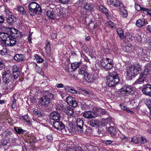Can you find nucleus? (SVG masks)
Segmentation results:
<instances>
[{
    "label": "nucleus",
    "mask_w": 151,
    "mask_h": 151,
    "mask_svg": "<svg viewBox=\"0 0 151 151\" xmlns=\"http://www.w3.org/2000/svg\"><path fill=\"white\" fill-rule=\"evenodd\" d=\"M107 70L104 72L105 74L109 73V75L107 76L106 78L107 80L106 84L109 86L111 87L113 86L115 84L117 83L119 81V79L116 73L115 72L111 73H109Z\"/></svg>",
    "instance_id": "f257e3e1"
},
{
    "label": "nucleus",
    "mask_w": 151,
    "mask_h": 151,
    "mask_svg": "<svg viewBox=\"0 0 151 151\" xmlns=\"http://www.w3.org/2000/svg\"><path fill=\"white\" fill-rule=\"evenodd\" d=\"M54 99V95L49 93L47 95L41 98L39 101V102L41 104L42 106H45V107H47L50 108V104L51 103L52 101Z\"/></svg>",
    "instance_id": "f03ea898"
},
{
    "label": "nucleus",
    "mask_w": 151,
    "mask_h": 151,
    "mask_svg": "<svg viewBox=\"0 0 151 151\" xmlns=\"http://www.w3.org/2000/svg\"><path fill=\"white\" fill-rule=\"evenodd\" d=\"M141 69V66L139 65L138 64L134 65L129 68L127 72V75L129 79H131L132 77H134L137 75Z\"/></svg>",
    "instance_id": "7ed1b4c3"
},
{
    "label": "nucleus",
    "mask_w": 151,
    "mask_h": 151,
    "mask_svg": "<svg viewBox=\"0 0 151 151\" xmlns=\"http://www.w3.org/2000/svg\"><path fill=\"white\" fill-rule=\"evenodd\" d=\"M149 73V70L147 68H145L144 71L140 74L139 78L134 83V84H137L144 83L146 82V78Z\"/></svg>",
    "instance_id": "20e7f679"
},
{
    "label": "nucleus",
    "mask_w": 151,
    "mask_h": 151,
    "mask_svg": "<svg viewBox=\"0 0 151 151\" xmlns=\"http://www.w3.org/2000/svg\"><path fill=\"white\" fill-rule=\"evenodd\" d=\"M133 88L130 86L125 85L121 88L120 92L124 96H127L133 93Z\"/></svg>",
    "instance_id": "39448f33"
},
{
    "label": "nucleus",
    "mask_w": 151,
    "mask_h": 151,
    "mask_svg": "<svg viewBox=\"0 0 151 151\" xmlns=\"http://www.w3.org/2000/svg\"><path fill=\"white\" fill-rule=\"evenodd\" d=\"M108 4L109 5H112L115 6H119L120 9H125V7L124 4L122 3H120L118 0H108Z\"/></svg>",
    "instance_id": "423d86ee"
},
{
    "label": "nucleus",
    "mask_w": 151,
    "mask_h": 151,
    "mask_svg": "<svg viewBox=\"0 0 151 151\" xmlns=\"http://www.w3.org/2000/svg\"><path fill=\"white\" fill-rule=\"evenodd\" d=\"M138 55L140 56L142 61H148L149 60L147 52L146 50L142 48L139 49L138 50Z\"/></svg>",
    "instance_id": "0eeeda50"
},
{
    "label": "nucleus",
    "mask_w": 151,
    "mask_h": 151,
    "mask_svg": "<svg viewBox=\"0 0 151 151\" xmlns=\"http://www.w3.org/2000/svg\"><path fill=\"white\" fill-rule=\"evenodd\" d=\"M3 80L5 83H8L10 81L12 76L9 70H6L2 74Z\"/></svg>",
    "instance_id": "6e6552de"
},
{
    "label": "nucleus",
    "mask_w": 151,
    "mask_h": 151,
    "mask_svg": "<svg viewBox=\"0 0 151 151\" xmlns=\"http://www.w3.org/2000/svg\"><path fill=\"white\" fill-rule=\"evenodd\" d=\"M66 102L69 106L73 107H76L78 105L75 99L71 96H68L67 97Z\"/></svg>",
    "instance_id": "1a4fd4ad"
},
{
    "label": "nucleus",
    "mask_w": 151,
    "mask_h": 151,
    "mask_svg": "<svg viewBox=\"0 0 151 151\" xmlns=\"http://www.w3.org/2000/svg\"><path fill=\"white\" fill-rule=\"evenodd\" d=\"M142 92L146 95L151 97V85L147 84L143 86Z\"/></svg>",
    "instance_id": "9d476101"
},
{
    "label": "nucleus",
    "mask_w": 151,
    "mask_h": 151,
    "mask_svg": "<svg viewBox=\"0 0 151 151\" xmlns=\"http://www.w3.org/2000/svg\"><path fill=\"white\" fill-rule=\"evenodd\" d=\"M83 116L87 119H91L95 118L97 116L96 112L92 111H87L83 114Z\"/></svg>",
    "instance_id": "9b49d317"
},
{
    "label": "nucleus",
    "mask_w": 151,
    "mask_h": 151,
    "mask_svg": "<svg viewBox=\"0 0 151 151\" xmlns=\"http://www.w3.org/2000/svg\"><path fill=\"white\" fill-rule=\"evenodd\" d=\"M9 38L5 42V45L6 46H13L14 45L16 42V39L13 36H9L8 37Z\"/></svg>",
    "instance_id": "f8f14e48"
},
{
    "label": "nucleus",
    "mask_w": 151,
    "mask_h": 151,
    "mask_svg": "<svg viewBox=\"0 0 151 151\" xmlns=\"http://www.w3.org/2000/svg\"><path fill=\"white\" fill-rule=\"evenodd\" d=\"M112 60L109 58H106V60L104 61V64H106L104 65V69L109 70L112 68L113 66Z\"/></svg>",
    "instance_id": "ddd939ff"
},
{
    "label": "nucleus",
    "mask_w": 151,
    "mask_h": 151,
    "mask_svg": "<svg viewBox=\"0 0 151 151\" xmlns=\"http://www.w3.org/2000/svg\"><path fill=\"white\" fill-rule=\"evenodd\" d=\"M53 127L57 130H61L65 128L64 124L59 121H57L54 122L53 124Z\"/></svg>",
    "instance_id": "4468645a"
},
{
    "label": "nucleus",
    "mask_w": 151,
    "mask_h": 151,
    "mask_svg": "<svg viewBox=\"0 0 151 151\" xmlns=\"http://www.w3.org/2000/svg\"><path fill=\"white\" fill-rule=\"evenodd\" d=\"M50 119L57 120L60 119V113L58 111H54L50 114Z\"/></svg>",
    "instance_id": "2eb2a0df"
},
{
    "label": "nucleus",
    "mask_w": 151,
    "mask_h": 151,
    "mask_svg": "<svg viewBox=\"0 0 151 151\" xmlns=\"http://www.w3.org/2000/svg\"><path fill=\"white\" fill-rule=\"evenodd\" d=\"M106 131L109 132L111 137L114 138L115 137H117L116 136L117 132L116 129L113 126L109 127L107 129H106Z\"/></svg>",
    "instance_id": "dca6fc26"
},
{
    "label": "nucleus",
    "mask_w": 151,
    "mask_h": 151,
    "mask_svg": "<svg viewBox=\"0 0 151 151\" xmlns=\"http://www.w3.org/2000/svg\"><path fill=\"white\" fill-rule=\"evenodd\" d=\"M13 76L15 79H17L20 75L19 69L16 65H14L12 68Z\"/></svg>",
    "instance_id": "f3484780"
},
{
    "label": "nucleus",
    "mask_w": 151,
    "mask_h": 151,
    "mask_svg": "<svg viewBox=\"0 0 151 151\" xmlns=\"http://www.w3.org/2000/svg\"><path fill=\"white\" fill-rule=\"evenodd\" d=\"M85 79L88 82H90L93 81L96 78V77L93 74H87L85 76Z\"/></svg>",
    "instance_id": "a211bd4d"
},
{
    "label": "nucleus",
    "mask_w": 151,
    "mask_h": 151,
    "mask_svg": "<svg viewBox=\"0 0 151 151\" xmlns=\"http://www.w3.org/2000/svg\"><path fill=\"white\" fill-rule=\"evenodd\" d=\"M64 112L68 115H72L74 113L73 109L70 107H66L64 110Z\"/></svg>",
    "instance_id": "6ab92c4d"
},
{
    "label": "nucleus",
    "mask_w": 151,
    "mask_h": 151,
    "mask_svg": "<svg viewBox=\"0 0 151 151\" xmlns=\"http://www.w3.org/2000/svg\"><path fill=\"white\" fill-rule=\"evenodd\" d=\"M9 37V35L5 32H0V40L5 42L7 39Z\"/></svg>",
    "instance_id": "aec40b11"
},
{
    "label": "nucleus",
    "mask_w": 151,
    "mask_h": 151,
    "mask_svg": "<svg viewBox=\"0 0 151 151\" xmlns=\"http://www.w3.org/2000/svg\"><path fill=\"white\" fill-rule=\"evenodd\" d=\"M16 17L14 15H11L7 19V22L9 24H12L16 21Z\"/></svg>",
    "instance_id": "412c9836"
},
{
    "label": "nucleus",
    "mask_w": 151,
    "mask_h": 151,
    "mask_svg": "<svg viewBox=\"0 0 151 151\" xmlns=\"http://www.w3.org/2000/svg\"><path fill=\"white\" fill-rule=\"evenodd\" d=\"M65 88L66 91L71 93L74 94L76 93L78 94H80V92L79 91H77L76 90L71 88L68 86H65Z\"/></svg>",
    "instance_id": "4be33fe9"
},
{
    "label": "nucleus",
    "mask_w": 151,
    "mask_h": 151,
    "mask_svg": "<svg viewBox=\"0 0 151 151\" xmlns=\"http://www.w3.org/2000/svg\"><path fill=\"white\" fill-rule=\"evenodd\" d=\"M145 23V20L144 19H139L136 21V25L138 27H141L144 25Z\"/></svg>",
    "instance_id": "5701e85b"
},
{
    "label": "nucleus",
    "mask_w": 151,
    "mask_h": 151,
    "mask_svg": "<svg viewBox=\"0 0 151 151\" xmlns=\"http://www.w3.org/2000/svg\"><path fill=\"white\" fill-rule=\"evenodd\" d=\"M14 59L17 61L21 62L24 60L23 55L19 54H16L14 58Z\"/></svg>",
    "instance_id": "b1692460"
},
{
    "label": "nucleus",
    "mask_w": 151,
    "mask_h": 151,
    "mask_svg": "<svg viewBox=\"0 0 151 151\" xmlns=\"http://www.w3.org/2000/svg\"><path fill=\"white\" fill-rule=\"evenodd\" d=\"M46 52L47 55L50 56L51 54V48L50 42L47 41L46 44Z\"/></svg>",
    "instance_id": "393cba45"
},
{
    "label": "nucleus",
    "mask_w": 151,
    "mask_h": 151,
    "mask_svg": "<svg viewBox=\"0 0 151 151\" xmlns=\"http://www.w3.org/2000/svg\"><path fill=\"white\" fill-rule=\"evenodd\" d=\"M33 113L35 117L38 118H42V114L40 111L35 110L33 111Z\"/></svg>",
    "instance_id": "a878e982"
},
{
    "label": "nucleus",
    "mask_w": 151,
    "mask_h": 151,
    "mask_svg": "<svg viewBox=\"0 0 151 151\" xmlns=\"http://www.w3.org/2000/svg\"><path fill=\"white\" fill-rule=\"evenodd\" d=\"M6 29L7 31L10 32V34L11 35H12L13 34V35H15V34H16L17 32L18 31L14 28H10L9 27H7L6 28Z\"/></svg>",
    "instance_id": "bb28decb"
},
{
    "label": "nucleus",
    "mask_w": 151,
    "mask_h": 151,
    "mask_svg": "<svg viewBox=\"0 0 151 151\" xmlns=\"http://www.w3.org/2000/svg\"><path fill=\"white\" fill-rule=\"evenodd\" d=\"M117 32L118 35L121 39H123L124 37L123 30L121 28H119L117 29Z\"/></svg>",
    "instance_id": "cd10ccee"
},
{
    "label": "nucleus",
    "mask_w": 151,
    "mask_h": 151,
    "mask_svg": "<svg viewBox=\"0 0 151 151\" xmlns=\"http://www.w3.org/2000/svg\"><path fill=\"white\" fill-rule=\"evenodd\" d=\"M47 15L48 17L52 19H54L55 17V14L51 10H49L47 11Z\"/></svg>",
    "instance_id": "c85d7f7f"
},
{
    "label": "nucleus",
    "mask_w": 151,
    "mask_h": 151,
    "mask_svg": "<svg viewBox=\"0 0 151 151\" xmlns=\"http://www.w3.org/2000/svg\"><path fill=\"white\" fill-rule=\"evenodd\" d=\"M81 63L80 62H75L72 63L71 65L72 68L74 70L78 68L81 65Z\"/></svg>",
    "instance_id": "c756f323"
},
{
    "label": "nucleus",
    "mask_w": 151,
    "mask_h": 151,
    "mask_svg": "<svg viewBox=\"0 0 151 151\" xmlns=\"http://www.w3.org/2000/svg\"><path fill=\"white\" fill-rule=\"evenodd\" d=\"M14 129L16 132L18 134H23L26 131L22 129L20 127H14Z\"/></svg>",
    "instance_id": "7c9ffc66"
},
{
    "label": "nucleus",
    "mask_w": 151,
    "mask_h": 151,
    "mask_svg": "<svg viewBox=\"0 0 151 151\" xmlns=\"http://www.w3.org/2000/svg\"><path fill=\"white\" fill-rule=\"evenodd\" d=\"M37 4L35 2L31 3L28 5L29 9H36V7L37 6Z\"/></svg>",
    "instance_id": "2f4dec72"
},
{
    "label": "nucleus",
    "mask_w": 151,
    "mask_h": 151,
    "mask_svg": "<svg viewBox=\"0 0 151 151\" xmlns=\"http://www.w3.org/2000/svg\"><path fill=\"white\" fill-rule=\"evenodd\" d=\"M76 126H78L80 127H83V122L81 119L80 118L76 120Z\"/></svg>",
    "instance_id": "473e14b6"
},
{
    "label": "nucleus",
    "mask_w": 151,
    "mask_h": 151,
    "mask_svg": "<svg viewBox=\"0 0 151 151\" xmlns=\"http://www.w3.org/2000/svg\"><path fill=\"white\" fill-rule=\"evenodd\" d=\"M7 52L5 47H3L2 45H0V54L4 55Z\"/></svg>",
    "instance_id": "72a5a7b5"
},
{
    "label": "nucleus",
    "mask_w": 151,
    "mask_h": 151,
    "mask_svg": "<svg viewBox=\"0 0 151 151\" xmlns=\"http://www.w3.org/2000/svg\"><path fill=\"white\" fill-rule=\"evenodd\" d=\"M89 124L92 127H96L98 125V123L94 119H91L89 122Z\"/></svg>",
    "instance_id": "f704fd0d"
},
{
    "label": "nucleus",
    "mask_w": 151,
    "mask_h": 151,
    "mask_svg": "<svg viewBox=\"0 0 151 151\" xmlns=\"http://www.w3.org/2000/svg\"><path fill=\"white\" fill-rule=\"evenodd\" d=\"M122 142L124 144L126 142H130V138L124 136L122 139Z\"/></svg>",
    "instance_id": "c9c22d12"
},
{
    "label": "nucleus",
    "mask_w": 151,
    "mask_h": 151,
    "mask_svg": "<svg viewBox=\"0 0 151 151\" xmlns=\"http://www.w3.org/2000/svg\"><path fill=\"white\" fill-rule=\"evenodd\" d=\"M79 73L81 75H83L84 78L87 73L84 68H81L79 70Z\"/></svg>",
    "instance_id": "e433bc0d"
},
{
    "label": "nucleus",
    "mask_w": 151,
    "mask_h": 151,
    "mask_svg": "<svg viewBox=\"0 0 151 151\" xmlns=\"http://www.w3.org/2000/svg\"><path fill=\"white\" fill-rule=\"evenodd\" d=\"M123 50L127 52H130L132 50L131 46H126L123 47Z\"/></svg>",
    "instance_id": "4c0bfd02"
},
{
    "label": "nucleus",
    "mask_w": 151,
    "mask_h": 151,
    "mask_svg": "<svg viewBox=\"0 0 151 151\" xmlns=\"http://www.w3.org/2000/svg\"><path fill=\"white\" fill-rule=\"evenodd\" d=\"M76 131L79 134L82 133L83 132V127H80L78 126H76Z\"/></svg>",
    "instance_id": "58836bf2"
},
{
    "label": "nucleus",
    "mask_w": 151,
    "mask_h": 151,
    "mask_svg": "<svg viewBox=\"0 0 151 151\" xmlns=\"http://www.w3.org/2000/svg\"><path fill=\"white\" fill-rule=\"evenodd\" d=\"M120 14L124 17H126L127 16V10H120Z\"/></svg>",
    "instance_id": "ea45409f"
},
{
    "label": "nucleus",
    "mask_w": 151,
    "mask_h": 151,
    "mask_svg": "<svg viewBox=\"0 0 151 151\" xmlns=\"http://www.w3.org/2000/svg\"><path fill=\"white\" fill-rule=\"evenodd\" d=\"M23 120L24 122H26L28 124H30V122L29 121V117L28 115H25L23 117Z\"/></svg>",
    "instance_id": "a19ab883"
},
{
    "label": "nucleus",
    "mask_w": 151,
    "mask_h": 151,
    "mask_svg": "<svg viewBox=\"0 0 151 151\" xmlns=\"http://www.w3.org/2000/svg\"><path fill=\"white\" fill-rule=\"evenodd\" d=\"M35 58L36 59V61L37 63H41L43 61V59L41 58V57L37 55H35Z\"/></svg>",
    "instance_id": "79ce46f5"
},
{
    "label": "nucleus",
    "mask_w": 151,
    "mask_h": 151,
    "mask_svg": "<svg viewBox=\"0 0 151 151\" xmlns=\"http://www.w3.org/2000/svg\"><path fill=\"white\" fill-rule=\"evenodd\" d=\"M134 7L136 9H147L142 7L138 4H135Z\"/></svg>",
    "instance_id": "37998d69"
},
{
    "label": "nucleus",
    "mask_w": 151,
    "mask_h": 151,
    "mask_svg": "<svg viewBox=\"0 0 151 151\" xmlns=\"http://www.w3.org/2000/svg\"><path fill=\"white\" fill-rule=\"evenodd\" d=\"M111 122V119L109 118H107L106 119H104V126L107 124L108 126L110 125L109 123Z\"/></svg>",
    "instance_id": "c03bdc74"
},
{
    "label": "nucleus",
    "mask_w": 151,
    "mask_h": 151,
    "mask_svg": "<svg viewBox=\"0 0 151 151\" xmlns=\"http://www.w3.org/2000/svg\"><path fill=\"white\" fill-rule=\"evenodd\" d=\"M106 25L109 27L112 28L114 26V23L111 21H109L106 23Z\"/></svg>",
    "instance_id": "a18cd8bd"
},
{
    "label": "nucleus",
    "mask_w": 151,
    "mask_h": 151,
    "mask_svg": "<svg viewBox=\"0 0 151 151\" xmlns=\"http://www.w3.org/2000/svg\"><path fill=\"white\" fill-rule=\"evenodd\" d=\"M84 8L85 9H92V6L89 4H86L84 5Z\"/></svg>",
    "instance_id": "49530a36"
},
{
    "label": "nucleus",
    "mask_w": 151,
    "mask_h": 151,
    "mask_svg": "<svg viewBox=\"0 0 151 151\" xmlns=\"http://www.w3.org/2000/svg\"><path fill=\"white\" fill-rule=\"evenodd\" d=\"M36 71L38 73L41 74V75L43 74L42 69L40 67L37 66L36 68Z\"/></svg>",
    "instance_id": "de8ad7c7"
},
{
    "label": "nucleus",
    "mask_w": 151,
    "mask_h": 151,
    "mask_svg": "<svg viewBox=\"0 0 151 151\" xmlns=\"http://www.w3.org/2000/svg\"><path fill=\"white\" fill-rule=\"evenodd\" d=\"M38 10H29V13L31 15H35L37 12Z\"/></svg>",
    "instance_id": "09e8293b"
},
{
    "label": "nucleus",
    "mask_w": 151,
    "mask_h": 151,
    "mask_svg": "<svg viewBox=\"0 0 151 151\" xmlns=\"http://www.w3.org/2000/svg\"><path fill=\"white\" fill-rule=\"evenodd\" d=\"M146 104L149 109L150 110L151 109V100L150 99L147 100L146 102Z\"/></svg>",
    "instance_id": "8fccbe9b"
},
{
    "label": "nucleus",
    "mask_w": 151,
    "mask_h": 151,
    "mask_svg": "<svg viewBox=\"0 0 151 151\" xmlns=\"http://www.w3.org/2000/svg\"><path fill=\"white\" fill-rule=\"evenodd\" d=\"M16 100L15 99H14L12 104V108L14 109L16 108Z\"/></svg>",
    "instance_id": "3c124183"
},
{
    "label": "nucleus",
    "mask_w": 151,
    "mask_h": 151,
    "mask_svg": "<svg viewBox=\"0 0 151 151\" xmlns=\"http://www.w3.org/2000/svg\"><path fill=\"white\" fill-rule=\"evenodd\" d=\"M130 142H133L135 144H137L138 142V140L136 137L133 138H130Z\"/></svg>",
    "instance_id": "603ef678"
},
{
    "label": "nucleus",
    "mask_w": 151,
    "mask_h": 151,
    "mask_svg": "<svg viewBox=\"0 0 151 151\" xmlns=\"http://www.w3.org/2000/svg\"><path fill=\"white\" fill-rule=\"evenodd\" d=\"M21 32L19 31L17 32V33L15 34V35H13V37H21Z\"/></svg>",
    "instance_id": "864d4df0"
},
{
    "label": "nucleus",
    "mask_w": 151,
    "mask_h": 151,
    "mask_svg": "<svg viewBox=\"0 0 151 151\" xmlns=\"http://www.w3.org/2000/svg\"><path fill=\"white\" fill-rule=\"evenodd\" d=\"M81 108L83 109H85L87 108V106L85 103L81 104Z\"/></svg>",
    "instance_id": "5fc2aeb1"
},
{
    "label": "nucleus",
    "mask_w": 151,
    "mask_h": 151,
    "mask_svg": "<svg viewBox=\"0 0 151 151\" xmlns=\"http://www.w3.org/2000/svg\"><path fill=\"white\" fill-rule=\"evenodd\" d=\"M59 2L62 4H66L70 1V0H59Z\"/></svg>",
    "instance_id": "6e6d98bb"
},
{
    "label": "nucleus",
    "mask_w": 151,
    "mask_h": 151,
    "mask_svg": "<svg viewBox=\"0 0 151 151\" xmlns=\"http://www.w3.org/2000/svg\"><path fill=\"white\" fill-rule=\"evenodd\" d=\"M84 1V0H78L76 4L79 3V6H81L83 5V3Z\"/></svg>",
    "instance_id": "4d7b16f0"
},
{
    "label": "nucleus",
    "mask_w": 151,
    "mask_h": 151,
    "mask_svg": "<svg viewBox=\"0 0 151 151\" xmlns=\"http://www.w3.org/2000/svg\"><path fill=\"white\" fill-rule=\"evenodd\" d=\"M81 90L84 94H88L89 93V92L85 89H81Z\"/></svg>",
    "instance_id": "13d9d810"
},
{
    "label": "nucleus",
    "mask_w": 151,
    "mask_h": 151,
    "mask_svg": "<svg viewBox=\"0 0 151 151\" xmlns=\"http://www.w3.org/2000/svg\"><path fill=\"white\" fill-rule=\"evenodd\" d=\"M5 12L6 14L9 15V16H10L11 15H13L12 12H11L9 10H5Z\"/></svg>",
    "instance_id": "bf43d9fd"
},
{
    "label": "nucleus",
    "mask_w": 151,
    "mask_h": 151,
    "mask_svg": "<svg viewBox=\"0 0 151 151\" xmlns=\"http://www.w3.org/2000/svg\"><path fill=\"white\" fill-rule=\"evenodd\" d=\"M75 151H84L82 148L79 147H76L75 148Z\"/></svg>",
    "instance_id": "052dcab7"
},
{
    "label": "nucleus",
    "mask_w": 151,
    "mask_h": 151,
    "mask_svg": "<svg viewBox=\"0 0 151 151\" xmlns=\"http://www.w3.org/2000/svg\"><path fill=\"white\" fill-rule=\"evenodd\" d=\"M56 37L57 34L55 33H53L51 35V38L52 39H55Z\"/></svg>",
    "instance_id": "680f3d73"
},
{
    "label": "nucleus",
    "mask_w": 151,
    "mask_h": 151,
    "mask_svg": "<svg viewBox=\"0 0 151 151\" xmlns=\"http://www.w3.org/2000/svg\"><path fill=\"white\" fill-rule=\"evenodd\" d=\"M4 67V64L2 61H0V70H2Z\"/></svg>",
    "instance_id": "e2e57ef3"
},
{
    "label": "nucleus",
    "mask_w": 151,
    "mask_h": 151,
    "mask_svg": "<svg viewBox=\"0 0 151 151\" xmlns=\"http://www.w3.org/2000/svg\"><path fill=\"white\" fill-rule=\"evenodd\" d=\"M112 142L111 140H107L105 142V144L107 145L111 144Z\"/></svg>",
    "instance_id": "0e129e2a"
},
{
    "label": "nucleus",
    "mask_w": 151,
    "mask_h": 151,
    "mask_svg": "<svg viewBox=\"0 0 151 151\" xmlns=\"http://www.w3.org/2000/svg\"><path fill=\"white\" fill-rule=\"evenodd\" d=\"M47 139H48L49 140H51L52 139V135L50 134L48 135L47 136Z\"/></svg>",
    "instance_id": "69168bd1"
},
{
    "label": "nucleus",
    "mask_w": 151,
    "mask_h": 151,
    "mask_svg": "<svg viewBox=\"0 0 151 151\" xmlns=\"http://www.w3.org/2000/svg\"><path fill=\"white\" fill-rule=\"evenodd\" d=\"M56 86L58 88H63L64 87V85L62 83L57 84Z\"/></svg>",
    "instance_id": "338daca9"
},
{
    "label": "nucleus",
    "mask_w": 151,
    "mask_h": 151,
    "mask_svg": "<svg viewBox=\"0 0 151 151\" xmlns=\"http://www.w3.org/2000/svg\"><path fill=\"white\" fill-rule=\"evenodd\" d=\"M147 30L151 32V25H148L147 27Z\"/></svg>",
    "instance_id": "774afa93"
}]
</instances>
